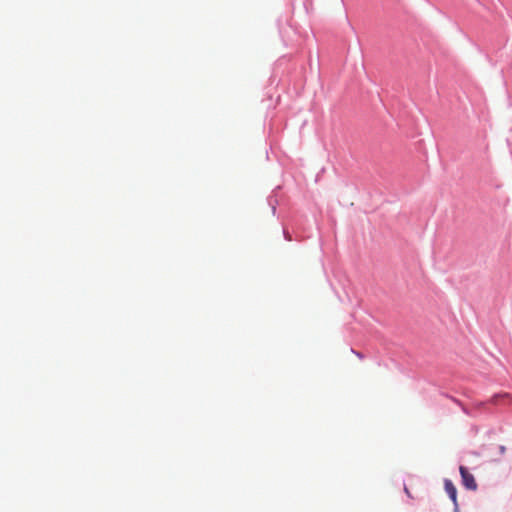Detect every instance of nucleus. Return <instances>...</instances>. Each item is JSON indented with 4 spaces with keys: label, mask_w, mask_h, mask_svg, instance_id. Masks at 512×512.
Instances as JSON below:
<instances>
[{
    "label": "nucleus",
    "mask_w": 512,
    "mask_h": 512,
    "mask_svg": "<svg viewBox=\"0 0 512 512\" xmlns=\"http://www.w3.org/2000/svg\"><path fill=\"white\" fill-rule=\"evenodd\" d=\"M405 492H406V494H407L409 497H411L410 492H409V490H408L407 488H405Z\"/></svg>",
    "instance_id": "obj_5"
},
{
    "label": "nucleus",
    "mask_w": 512,
    "mask_h": 512,
    "mask_svg": "<svg viewBox=\"0 0 512 512\" xmlns=\"http://www.w3.org/2000/svg\"><path fill=\"white\" fill-rule=\"evenodd\" d=\"M445 491L449 495L450 499L453 501L454 505L457 507V490L454 484L446 479L444 482Z\"/></svg>",
    "instance_id": "obj_2"
},
{
    "label": "nucleus",
    "mask_w": 512,
    "mask_h": 512,
    "mask_svg": "<svg viewBox=\"0 0 512 512\" xmlns=\"http://www.w3.org/2000/svg\"><path fill=\"white\" fill-rule=\"evenodd\" d=\"M499 451H500V454H502V455L505 454L506 447L504 445L499 446Z\"/></svg>",
    "instance_id": "obj_3"
},
{
    "label": "nucleus",
    "mask_w": 512,
    "mask_h": 512,
    "mask_svg": "<svg viewBox=\"0 0 512 512\" xmlns=\"http://www.w3.org/2000/svg\"><path fill=\"white\" fill-rule=\"evenodd\" d=\"M502 396H503V395H495V396L491 399V402H492V403H497V399H498L499 397H502Z\"/></svg>",
    "instance_id": "obj_4"
},
{
    "label": "nucleus",
    "mask_w": 512,
    "mask_h": 512,
    "mask_svg": "<svg viewBox=\"0 0 512 512\" xmlns=\"http://www.w3.org/2000/svg\"><path fill=\"white\" fill-rule=\"evenodd\" d=\"M459 471L462 478V484L469 490H476L477 482L474 476L467 470V468L460 466Z\"/></svg>",
    "instance_id": "obj_1"
}]
</instances>
